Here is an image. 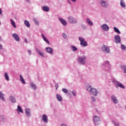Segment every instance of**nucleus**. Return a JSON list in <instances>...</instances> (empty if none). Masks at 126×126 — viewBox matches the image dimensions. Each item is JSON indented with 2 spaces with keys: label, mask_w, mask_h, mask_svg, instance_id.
I'll return each instance as SVG.
<instances>
[{
  "label": "nucleus",
  "mask_w": 126,
  "mask_h": 126,
  "mask_svg": "<svg viewBox=\"0 0 126 126\" xmlns=\"http://www.w3.org/2000/svg\"><path fill=\"white\" fill-rule=\"evenodd\" d=\"M42 121H43L44 123H48V117L47 116V115H42Z\"/></svg>",
  "instance_id": "9b49d317"
},
{
  "label": "nucleus",
  "mask_w": 126,
  "mask_h": 126,
  "mask_svg": "<svg viewBox=\"0 0 126 126\" xmlns=\"http://www.w3.org/2000/svg\"><path fill=\"white\" fill-rule=\"evenodd\" d=\"M114 30L116 33H118V34H121V32L116 27H114Z\"/></svg>",
  "instance_id": "a211bd4d"
},
{
  "label": "nucleus",
  "mask_w": 126,
  "mask_h": 126,
  "mask_svg": "<svg viewBox=\"0 0 126 126\" xmlns=\"http://www.w3.org/2000/svg\"><path fill=\"white\" fill-rule=\"evenodd\" d=\"M85 61H86V57L85 56L78 58V62L80 64H84L85 63Z\"/></svg>",
  "instance_id": "20e7f679"
},
{
  "label": "nucleus",
  "mask_w": 126,
  "mask_h": 126,
  "mask_svg": "<svg viewBox=\"0 0 126 126\" xmlns=\"http://www.w3.org/2000/svg\"><path fill=\"white\" fill-rule=\"evenodd\" d=\"M121 67L124 69L125 73H126V66L125 65H122Z\"/></svg>",
  "instance_id": "2f4dec72"
},
{
  "label": "nucleus",
  "mask_w": 126,
  "mask_h": 126,
  "mask_svg": "<svg viewBox=\"0 0 126 126\" xmlns=\"http://www.w3.org/2000/svg\"><path fill=\"white\" fill-rule=\"evenodd\" d=\"M0 98L2 100V101H4V95L2 93H0Z\"/></svg>",
  "instance_id": "412c9836"
},
{
  "label": "nucleus",
  "mask_w": 126,
  "mask_h": 126,
  "mask_svg": "<svg viewBox=\"0 0 126 126\" xmlns=\"http://www.w3.org/2000/svg\"><path fill=\"white\" fill-rule=\"evenodd\" d=\"M111 98H112L114 103H115V104H117V103H118V102H119V101L118 100V99H117L116 96H115L114 95H112Z\"/></svg>",
  "instance_id": "ddd939ff"
},
{
  "label": "nucleus",
  "mask_w": 126,
  "mask_h": 126,
  "mask_svg": "<svg viewBox=\"0 0 126 126\" xmlns=\"http://www.w3.org/2000/svg\"><path fill=\"white\" fill-rule=\"evenodd\" d=\"M25 42H26V43H28V40H27V38H25Z\"/></svg>",
  "instance_id": "a18cd8bd"
},
{
  "label": "nucleus",
  "mask_w": 126,
  "mask_h": 126,
  "mask_svg": "<svg viewBox=\"0 0 126 126\" xmlns=\"http://www.w3.org/2000/svg\"><path fill=\"white\" fill-rule=\"evenodd\" d=\"M117 85L119 87H120V88H122V89H125V86H124L123 84L119 82L117 83Z\"/></svg>",
  "instance_id": "f3484780"
},
{
  "label": "nucleus",
  "mask_w": 126,
  "mask_h": 126,
  "mask_svg": "<svg viewBox=\"0 0 126 126\" xmlns=\"http://www.w3.org/2000/svg\"><path fill=\"white\" fill-rule=\"evenodd\" d=\"M121 48L123 49V50H126V46L124 44L122 45Z\"/></svg>",
  "instance_id": "e433bc0d"
},
{
  "label": "nucleus",
  "mask_w": 126,
  "mask_h": 126,
  "mask_svg": "<svg viewBox=\"0 0 126 126\" xmlns=\"http://www.w3.org/2000/svg\"><path fill=\"white\" fill-rule=\"evenodd\" d=\"M28 52L29 55H31V51H30V50H29L28 51Z\"/></svg>",
  "instance_id": "49530a36"
},
{
  "label": "nucleus",
  "mask_w": 126,
  "mask_h": 126,
  "mask_svg": "<svg viewBox=\"0 0 126 126\" xmlns=\"http://www.w3.org/2000/svg\"><path fill=\"white\" fill-rule=\"evenodd\" d=\"M17 110L18 111H19V112H20V113H23V110H22V108H21V107H20V106L19 105L18 106Z\"/></svg>",
  "instance_id": "cd10ccee"
},
{
  "label": "nucleus",
  "mask_w": 126,
  "mask_h": 126,
  "mask_svg": "<svg viewBox=\"0 0 126 126\" xmlns=\"http://www.w3.org/2000/svg\"><path fill=\"white\" fill-rule=\"evenodd\" d=\"M115 42L116 44L121 43V37H120V35H117L115 37Z\"/></svg>",
  "instance_id": "423d86ee"
},
{
  "label": "nucleus",
  "mask_w": 126,
  "mask_h": 126,
  "mask_svg": "<svg viewBox=\"0 0 126 126\" xmlns=\"http://www.w3.org/2000/svg\"><path fill=\"white\" fill-rule=\"evenodd\" d=\"M87 90L90 92V94H91V95L97 96L98 92H97V90H96V89L92 88L91 86H89L87 89Z\"/></svg>",
  "instance_id": "f257e3e1"
},
{
  "label": "nucleus",
  "mask_w": 126,
  "mask_h": 126,
  "mask_svg": "<svg viewBox=\"0 0 126 126\" xmlns=\"http://www.w3.org/2000/svg\"><path fill=\"white\" fill-rule=\"evenodd\" d=\"M101 29L103 30V31H109V26L106 24H104L101 26Z\"/></svg>",
  "instance_id": "6e6552de"
},
{
  "label": "nucleus",
  "mask_w": 126,
  "mask_h": 126,
  "mask_svg": "<svg viewBox=\"0 0 126 126\" xmlns=\"http://www.w3.org/2000/svg\"><path fill=\"white\" fill-rule=\"evenodd\" d=\"M87 22L89 24V25H93V23L92 21H91L90 19H87Z\"/></svg>",
  "instance_id": "4be33fe9"
},
{
  "label": "nucleus",
  "mask_w": 126,
  "mask_h": 126,
  "mask_svg": "<svg viewBox=\"0 0 126 126\" xmlns=\"http://www.w3.org/2000/svg\"><path fill=\"white\" fill-rule=\"evenodd\" d=\"M2 49V45L1 44H0V50H1Z\"/></svg>",
  "instance_id": "de8ad7c7"
},
{
  "label": "nucleus",
  "mask_w": 126,
  "mask_h": 126,
  "mask_svg": "<svg viewBox=\"0 0 126 126\" xmlns=\"http://www.w3.org/2000/svg\"><path fill=\"white\" fill-rule=\"evenodd\" d=\"M55 87H56V90H57V89H58V88H59V85L58 84L56 85Z\"/></svg>",
  "instance_id": "37998d69"
},
{
  "label": "nucleus",
  "mask_w": 126,
  "mask_h": 126,
  "mask_svg": "<svg viewBox=\"0 0 126 126\" xmlns=\"http://www.w3.org/2000/svg\"><path fill=\"white\" fill-rule=\"evenodd\" d=\"M2 13V11H1V9H0V14H1Z\"/></svg>",
  "instance_id": "09e8293b"
},
{
  "label": "nucleus",
  "mask_w": 126,
  "mask_h": 126,
  "mask_svg": "<svg viewBox=\"0 0 126 126\" xmlns=\"http://www.w3.org/2000/svg\"><path fill=\"white\" fill-rule=\"evenodd\" d=\"M10 100H11V101L13 103H15V102H16V100H15V98H13V97H12V96L10 97Z\"/></svg>",
  "instance_id": "7c9ffc66"
},
{
  "label": "nucleus",
  "mask_w": 126,
  "mask_h": 126,
  "mask_svg": "<svg viewBox=\"0 0 126 126\" xmlns=\"http://www.w3.org/2000/svg\"><path fill=\"white\" fill-rule=\"evenodd\" d=\"M79 40L80 41V45L83 47L87 46V42L85 41V39L80 36L79 37Z\"/></svg>",
  "instance_id": "7ed1b4c3"
},
{
  "label": "nucleus",
  "mask_w": 126,
  "mask_h": 126,
  "mask_svg": "<svg viewBox=\"0 0 126 126\" xmlns=\"http://www.w3.org/2000/svg\"><path fill=\"white\" fill-rule=\"evenodd\" d=\"M63 38H64V39H66V38L67 37L66 36V34H65V33H63Z\"/></svg>",
  "instance_id": "c9c22d12"
},
{
  "label": "nucleus",
  "mask_w": 126,
  "mask_h": 126,
  "mask_svg": "<svg viewBox=\"0 0 126 126\" xmlns=\"http://www.w3.org/2000/svg\"><path fill=\"white\" fill-rule=\"evenodd\" d=\"M102 50L104 52V53H110V49L107 46L103 45V47H102Z\"/></svg>",
  "instance_id": "39448f33"
},
{
  "label": "nucleus",
  "mask_w": 126,
  "mask_h": 126,
  "mask_svg": "<svg viewBox=\"0 0 126 126\" xmlns=\"http://www.w3.org/2000/svg\"><path fill=\"white\" fill-rule=\"evenodd\" d=\"M71 48H72V51L73 52H75V51H77V48L76 47H75V46H71Z\"/></svg>",
  "instance_id": "473e14b6"
},
{
  "label": "nucleus",
  "mask_w": 126,
  "mask_h": 126,
  "mask_svg": "<svg viewBox=\"0 0 126 126\" xmlns=\"http://www.w3.org/2000/svg\"><path fill=\"white\" fill-rule=\"evenodd\" d=\"M39 55L41 57H44V53H43V52H41Z\"/></svg>",
  "instance_id": "a19ab883"
},
{
  "label": "nucleus",
  "mask_w": 126,
  "mask_h": 126,
  "mask_svg": "<svg viewBox=\"0 0 126 126\" xmlns=\"http://www.w3.org/2000/svg\"><path fill=\"white\" fill-rule=\"evenodd\" d=\"M5 78L6 80H7V81H9V77H8V75L7 74V73H5Z\"/></svg>",
  "instance_id": "a878e982"
},
{
  "label": "nucleus",
  "mask_w": 126,
  "mask_h": 126,
  "mask_svg": "<svg viewBox=\"0 0 126 126\" xmlns=\"http://www.w3.org/2000/svg\"><path fill=\"white\" fill-rule=\"evenodd\" d=\"M36 50L37 52V53L39 54V55H40L41 54V51L40 50H38L37 48H36Z\"/></svg>",
  "instance_id": "4c0bfd02"
},
{
  "label": "nucleus",
  "mask_w": 126,
  "mask_h": 126,
  "mask_svg": "<svg viewBox=\"0 0 126 126\" xmlns=\"http://www.w3.org/2000/svg\"><path fill=\"white\" fill-rule=\"evenodd\" d=\"M43 9L44 11H49V8L48 6H43Z\"/></svg>",
  "instance_id": "393cba45"
},
{
  "label": "nucleus",
  "mask_w": 126,
  "mask_h": 126,
  "mask_svg": "<svg viewBox=\"0 0 126 126\" xmlns=\"http://www.w3.org/2000/svg\"><path fill=\"white\" fill-rule=\"evenodd\" d=\"M12 37H13V38H14V39L15 40V41H17V42H19V36H18V35H17L16 33H13L12 34Z\"/></svg>",
  "instance_id": "1a4fd4ad"
},
{
  "label": "nucleus",
  "mask_w": 126,
  "mask_h": 126,
  "mask_svg": "<svg viewBox=\"0 0 126 126\" xmlns=\"http://www.w3.org/2000/svg\"><path fill=\"white\" fill-rule=\"evenodd\" d=\"M68 20L71 24H75L76 23H77V20L71 16L68 17Z\"/></svg>",
  "instance_id": "f03ea898"
},
{
  "label": "nucleus",
  "mask_w": 126,
  "mask_h": 126,
  "mask_svg": "<svg viewBox=\"0 0 126 126\" xmlns=\"http://www.w3.org/2000/svg\"><path fill=\"white\" fill-rule=\"evenodd\" d=\"M114 125H115V126H120L119 123H114Z\"/></svg>",
  "instance_id": "ea45409f"
},
{
  "label": "nucleus",
  "mask_w": 126,
  "mask_h": 126,
  "mask_svg": "<svg viewBox=\"0 0 126 126\" xmlns=\"http://www.w3.org/2000/svg\"><path fill=\"white\" fill-rule=\"evenodd\" d=\"M41 36L44 40V41H45V42H46L47 44H48L49 45H50V42L48 40H47V39L45 37V36L44 35V34H41Z\"/></svg>",
  "instance_id": "4468645a"
},
{
  "label": "nucleus",
  "mask_w": 126,
  "mask_h": 126,
  "mask_svg": "<svg viewBox=\"0 0 126 126\" xmlns=\"http://www.w3.org/2000/svg\"><path fill=\"white\" fill-rule=\"evenodd\" d=\"M24 23L27 27H30V23H29V22H28V21L25 20Z\"/></svg>",
  "instance_id": "6ab92c4d"
},
{
  "label": "nucleus",
  "mask_w": 126,
  "mask_h": 126,
  "mask_svg": "<svg viewBox=\"0 0 126 126\" xmlns=\"http://www.w3.org/2000/svg\"><path fill=\"white\" fill-rule=\"evenodd\" d=\"M57 98L58 101H62L63 100V98H62V96L60 94H57Z\"/></svg>",
  "instance_id": "aec40b11"
},
{
  "label": "nucleus",
  "mask_w": 126,
  "mask_h": 126,
  "mask_svg": "<svg viewBox=\"0 0 126 126\" xmlns=\"http://www.w3.org/2000/svg\"><path fill=\"white\" fill-rule=\"evenodd\" d=\"M91 99L92 100V101H93L94 102V101H95V98H94V97H92Z\"/></svg>",
  "instance_id": "c03bdc74"
},
{
  "label": "nucleus",
  "mask_w": 126,
  "mask_h": 126,
  "mask_svg": "<svg viewBox=\"0 0 126 126\" xmlns=\"http://www.w3.org/2000/svg\"><path fill=\"white\" fill-rule=\"evenodd\" d=\"M59 20L61 21L63 25H64V26H66L67 23H66V21H65V20H63V18H60Z\"/></svg>",
  "instance_id": "f8f14e48"
},
{
  "label": "nucleus",
  "mask_w": 126,
  "mask_h": 126,
  "mask_svg": "<svg viewBox=\"0 0 126 126\" xmlns=\"http://www.w3.org/2000/svg\"><path fill=\"white\" fill-rule=\"evenodd\" d=\"M100 3L102 5V6H103L104 7H107V6H108V4L107 3V2H106V1L101 0L100 1Z\"/></svg>",
  "instance_id": "9d476101"
},
{
  "label": "nucleus",
  "mask_w": 126,
  "mask_h": 126,
  "mask_svg": "<svg viewBox=\"0 0 126 126\" xmlns=\"http://www.w3.org/2000/svg\"><path fill=\"white\" fill-rule=\"evenodd\" d=\"M33 20L36 24H39V21L36 19H33Z\"/></svg>",
  "instance_id": "f704fd0d"
},
{
  "label": "nucleus",
  "mask_w": 126,
  "mask_h": 126,
  "mask_svg": "<svg viewBox=\"0 0 126 126\" xmlns=\"http://www.w3.org/2000/svg\"><path fill=\"white\" fill-rule=\"evenodd\" d=\"M46 52H47V53H49V54H52V53H53V49L51 47H47Z\"/></svg>",
  "instance_id": "2eb2a0df"
},
{
  "label": "nucleus",
  "mask_w": 126,
  "mask_h": 126,
  "mask_svg": "<svg viewBox=\"0 0 126 126\" xmlns=\"http://www.w3.org/2000/svg\"><path fill=\"white\" fill-rule=\"evenodd\" d=\"M120 4L122 7H126V4H125V2H124V1H123V0H121Z\"/></svg>",
  "instance_id": "b1692460"
},
{
  "label": "nucleus",
  "mask_w": 126,
  "mask_h": 126,
  "mask_svg": "<svg viewBox=\"0 0 126 126\" xmlns=\"http://www.w3.org/2000/svg\"><path fill=\"white\" fill-rule=\"evenodd\" d=\"M26 115H27V116H30V109H26Z\"/></svg>",
  "instance_id": "c85d7f7f"
},
{
  "label": "nucleus",
  "mask_w": 126,
  "mask_h": 126,
  "mask_svg": "<svg viewBox=\"0 0 126 126\" xmlns=\"http://www.w3.org/2000/svg\"><path fill=\"white\" fill-rule=\"evenodd\" d=\"M62 91L64 93H67V92H68V91H67V90H66V89H63Z\"/></svg>",
  "instance_id": "72a5a7b5"
},
{
  "label": "nucleus",
  "mask_w": 126,
  "mask_h": 126,
  "mask_svg": "<svg viewBox=\"0 0 126 126\" xmlns=\"http://www.w3.org/2000/svg\"><path fill=\"white\" fill-rule=\"evenodd\" d=\"M31 86L32 89H33V90H36V89H37L36 85L34 84V83H31Z\"/></svg>",
  "instance_id": "dca6fc26"
},
{
  "label": "nucleus",
  "mask_w": 126,
  "mask_h": 126,
  "mask_svg": "<svg viewBox=\"0 0 126 126\" xmlns=\"http://www.w3.org/2000/svg\"><path fill=\"white\" fill-rule=\"evenodd\" d=\"M10 21H11V23L12 25V26H13L14 28H16V25H15V23H14V22L12 20V19H10Z\"/></svg>",
  "instance_id": "5701e85b"
},
{
  "label": "nucleus",
  "mask_w": 126,
  "mask_h": 126,
  "mask_svg": "<svg viewBox=\"0 0 126 126\" xmlns=\"http://www.w3.org/2000/svg\"><path fill=\"white\" fill-rule=\"evenodd\" d=\"M72 93L74 96H76V94H75V92H74V91H73L72 92Z\"/></svg>",
  "instance_id": "58836bf2"
},
{
  "label": "nucleus",
  "mask_w": 126,
  "mask_h": 126,
  "mask_svg": "<svg viewBox=\"0 0 126 126\" xmlns=\"http://www.w3.org/2000/svg\"><path fill=\"white\" fill-rule=\"evenodd\" d=\"M72 1L75 2L76 1V0H71Z\"/></svg>",
  "instance_id": "8fccbe9b"
},
{
  "label": "nucleus",
  "mask_w": 126,
  "mask_h": 126,
  "mask_svg": "<svg viewBox=\"0 0 126 126\" xmlns=\"http://www.w3.org/2000/svg\"><path fill=\"white\" fill-rule=\"evenodd\" d=\"M20 80L22 82V83H23L24 84H25V81L24 80V79L23 78V77H22V76L21 75L20 76Z\"/></svg>",
  "instance_id": "bb28decb"
},
{
  "label": "nucleus",
  "mask_w": 126,
  "mask_h": 126,
  "mask_svg": "<svg viewBox=\"0 0 126 126\" xmlns=\"http://www.w3.org/2000/svg\"><path fill=\"white\" fill-rule=\"evenodd\" d=\"M94 122L95 125H98V122H100V118L97 116H94Z\"/></svg>",
  "instance_id": "0eeeda50"
},
{
  "label": "nucleus",
  "mask_w": 126,
  "mask_h": 126,
  "mask_svg": "<svg viewBox=\"0 0 126 126\" xmlns=\"http://www.w3.org/2000/svg\"><path fill=\"white\" fill-rule=\"evenodd\" d=\"M105 66H108V67H110V66H111V65H110V63H109V61L105 62Z\"/></svg>",
  "instance_id": "c756f323"
},
{
  "label": "nucleus",
  "mask_w": 126,
  "mask_h": 126,
  "mask_svg": "<svg viewBox=\"0 0 126 126\" xmlns=\"http://www.w3.org/2000/svg\"><path fill=\"white\" fill-rule=\"evenodd\" d=\"M39 55L41 57H44V53H43V52H41Z\"/></svg>",
  "instance_id": "79ce46f5"
}]
</instances>
